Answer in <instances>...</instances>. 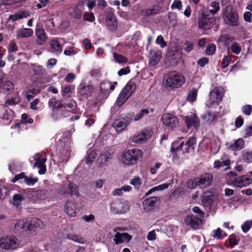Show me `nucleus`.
<instances>
[{
	"label": "nucleus",
	"mask_w": 252,
	"mask_h": 252,
	"mask_svg": "<svg viewBox=\"0 0 252 252\" xmlns=\"http://www.w3.org/2000/svg\"><path fill=\"white\" fill-rule=\"evenodd\" d=\"M149 111L148 109H142L133 118L134 121H137L142 119L144 116L148 114Z\"/></svg>",
	"instance_id": "obj_48"
},
{
	"label": "nucleus",
	"mask_w": 252,
	"mask_h": 252,
	"mask_svg": "<svg viewBox=\"0 0 252 252\" xmlns=\"http://www.w3.org/2000/svg\"><path fill=\"white\" fill-rule=\"evenodd\" d=\"M213 192L208 190L204 192L202 197V201L204 203L211 204L213 203Z\"/></svg>",
	"instance_id": "obj_34"
},
{
	"label": "nucleus",
	"mask_w": 252,
	"mask_h": 252,
	"mask_svg": "<svg viewBox=\"0 0 252 252\" xmlns=\"http://www.w3.org/2000/svg\"><path fill=\"white\" fill-rule=\"evenodd\" d=\"M230 49L232 53L238 55L240 53L241 48L237 43H234L231 45Z\"/></svg>",
	"instance_id": "obj_59"
},
{
	"label": "nucleus",
	"mask_w": 252,
	"mask_h": 252,
	"mask_svg": "<svg viewBox=\"0 0 252 252\" xmlns=\"http://www.w3.org/2000/svg\"><path fill=\"white\" fill-rule=\"evenodd\" d=\"M132 116H133V113L122 114L113 123V127L117 132L122 131L132 122Z\"/></svg>",
	"instance_id": "obj_4"
},
{
	"label": "nucleus",
	"mask_w": 252,
	"mask_h": 252,
	"mask_svg": "<svg viewBox=\"0 0 252 252\" xmlns=\"http://www.w3.org/2000/svg\"><path fill=\"white\" fill-rule=\"evenodd\" d=\"M131 239V236L127 233H120L117 232L115 235L114 241L116 245L124 242L125 241H129Z\"/></svg>",
	"instance_id": "obj_25"
},
{
	"label": "nucleus",
	"mask_w": 252,
	"mask_h": 252,
	"mask_svg": "<svg viewBox=\"0 0 252 252\" xmlns=\"http://www.w3.org/2000/svg\"><path fill=\"white\" fill-rule=\"evenodd\" d=\"M196 143V138L195 137H189L185 144V148L184 152L187 153L193 152Z\"/></svg>",
	"instance_id": "obj_24"
},
{
	"label": "nucleus",
	"mask_w": 252,
	"mask_h": 252,
	"mask_svg": "<svg viewBox=\"0 0 252 252\" xmlns=\"http://www.w3.org/2000/svg\"><path fill=\"white\" fill-rule=\"evenodd\" d=\"M251 183V178L247 176H242L235 179L234 184L238 187H245Z\"/></svg>",
	"instance_id": "obj_21"
},
{
	"label": "nucleus",
	"mask_w": 252,
	"mask_h": 252,
	"mask_svg": "<svg viewBox=\"0 0 252 252\" xmlns=\"http://www.w3.org/2000/svg\"><path fill=\"white\" fill-rule=\"evenodd\" d=\"M66 238L68 239L79 244H84L86 243V239L81 235L72 233H68L66 235Z\"/></svg>",
	"instance_id": "obj_29"
},
{
	"label": "nucleus",
	"mask_w": 252,
	"mask_h": 252,
	"mask_svg": "<svg viewBox=\"0 0 252 252\" xmlns=\"http://www.w3.org/2000/svg\"><path fill=\"white\" fill-rule=\"evenodd\" d=\"M152 134V129L150 128H146L141 132L135 134L130 138V140L135 143H140L149 139Z\"/></svg>",
	"instance_id": "obj_7"
},
{
	"label": "nucleus",
	"mask_w": 252,
	"mask_h": 252,
	"mask_svg": "<svg viewBox=\"0 0 252 252\" xmlns=\"http://www.w3.org/2000/svg\"><path fill=\"white\" fill-rule=\"evenodd\" d=\"M34 166L39 168L38 173L40 175L44 174L46 171V165L45 164L46 161V158H42L38 154L34 156Z\"/></svg>",
	"instance_id": "obj_14"
},
{
	"label": "nucleus",
	"mask_w": 252,
	"mask_h": 252,
	"mask_svg": "<svg viewBox=\"0 0 252 252\" xmlns=\"http://www.w3.org/2000/svg\"><path fill=\"white\" fill-rule=\"evenodd\" d=\"M234 39V38L232 35L225 34L220 36L219 37V40L225 44H228L229 42H231Z\"/></svg>",
	"instance_id": "obj_46"
},
{
	"label": "nucleus",
	"mask_w": 252,
	"mask_h": 252,
	"mask_svg": "<svg viewBox=\"0 0 252 252\" xmlns=\"http://www.w3.org/2000/svg\"><path fill=\"white\" fill-rule=\"evenodd\" d=\"M252 226V222L251 221H247L242 225L241 228L244 233H247Z\"/></svg>",
	"instance_id": "obj_64"
},
{
	"label": "nucleus",
	"mask_w": 252,
	"mask_h": 252,
	"mask_svg": "<svg viewBox=\"0 0 252 252\" xmlns=\"http://www.w3.org/2000/svg\"><path fill=\"white\" fill-rule=\"evenodd\" d=\"M26 197L31 201L37 200L36 191L32 189H29L25 193Z\"/></svg>",
	"instance_id": "obj_39"
},
{
	"label": "nucleus",
	"mask_w": 252,
	"mask_h": 252,
	"mask_svg": "<svg viewBox=\"0 0 252 252\" xmlns=\"http://www.w3.org/2000/svg\"><path fill=\"white\" fill-rule=\"evenodd\" d=\"M243 113L247 116L251 115L252 112V106L251 105H245L242 107Z\"/></svg>",
	"instance_id": "obj_62"
},
{
	"label": "nucleus",
	"mask_w": 252,
	"mask_h": 252,
	"mask_svg": "<svg viewBox=\"0 0 252 252\" xmlns=\"http://www.w3.org/2000/svg\"><path fill=\"white\" fill-rule=\"evenodd\" d=\"M33 72L34 75L40 78L46 75V69L42 65H35L33 68Z\"/></svg>",
	"instance_id": "obj_36"
},
{
	"label": "nucleus",
	"mask_w": 252,
	"mask_h": 252,
	"mask_svg": "<svg viewBox=\"0 0 252 252\" xmlns=\"http://www.w3.org/2000/svg\"><path fill=\"white\" fill-rule=\"evenodd\" d=\"M38 179L37 178H31L28 177L26 176L24 182L29 186H33L36 182H37Z\"/></svg>",
	"instance_id": "obj_60"
},
{
	"label": "nucleus",
	"mask_w": 252,
	"mask_h": 252,
	"mask_svg": "<svg viewBox=\"0 0 252 252\" xmlns=\"http://www.w3.org/2000/svg\"><path fill=\"white\" fill-rule=\"evenodd\" d=\"M182 7V2L181 0H174L171 6V8L172 9H178L179 10H181Z\"/></svg>",
	"instance_id": "obj_63"
},
{
	"label": "nucleus",
	"mask_w": 252,
	"mask_h": 252,
	"mask_svg": "<svg viewBox=\"0 0 252 252\" xmlns=\"http://www.w3.org/2000/svg\"><path fill=\"white\" fill-rule=\"evenodd\" d=\"M222 18L224 23L228 26L236 27L239 25L238 14L231 6H225L223 11Z\"/></svg>",
	"instance_id": "obj_2"
},
{
	"label": "nucleus",
	"mask_w": 252,
	"mask_h": 252,
	"mask_svg": "<svg viewBox=\"0 0 252 252\" xmlns=\"http://www.w3.org/2000/svg\"><path fill=\"white\" fill-rule=\"evenodd\" d=\"M184 45L186 46L184 48V50L187 53H189L193 49L194 44L193 42L186 41Z\"/></svg>",
	"instance_id": "obj_51"
},
{
	"label": "nucleus",
	"mask_w": 252,
	"mask_h": 252,
	"mask_svg": "<svg viewBox=\"0 0 252 252\" xmlns=\"http://www.w3.org/2000/svg\"><path fill=\"white\" fill-rule=\"evenodd\" d=\"M107 28L109 30L111 31H115L118 26V22L117 19L106 22Z\"/></svg>",
	"instance_id": "obj_50"
},
{
	"label": "nucleus",
	"mask_w": 252,
	"mask_h": 252,
	"mask_svg": "<svg viewBox=\"0 0 252 252\" xmlns=\"http://www.w3.org/2000/svg\"><path fill=\"white\" fill-rule=\"evenodd\" d=\"M213 181V176L210 173H206L196 178V185L200 188H206L209 187Z\"/></svg>",
	"instance_id": "obj_9"
},
{
	"label": "nucleus",
	"mask_w": 252,
	"mask_h": 252,
	"mask_svg": "<svg viewBox=\"0 0 252 252\" xmlns=\"http://www.w3.org/2000/svg\"><path fill=\"white\" fill-rule=\"evenodd\" d=\"M243 160L248 163L252 162V151L244 153L243 155Z\"/></svg>",
	"instance_id": "obj_56"
},
{
	"label": "nucleus",
	"mask_w": 252,
	"mask_h": 252,
	"mask_svg": "<svg viewBox=\"0 0 252 252\" xmlns=\"http://www.w3.org/2000/svg\"><path fill=\"white\" fill-rule=\"evenodd\" d=\"M24 17L25 16L22 13H17L14 15H10L9 17V20H11L13 22H14L20 19H23Z\"/></svg>",
	"instance_id": "obj_58"
},
{
	"label": "nucleus",
	"mask_w": 252,
	"mask_h": 252,
	"mask_svg": "<svg viewBox=\"0 0 252 252\" xmlns=\"http://www.w3.org/2000/svg\"><path fill=\"white\" fill-rule=\"evenodd\" d=\"M113 56L116 61L119 63H125L127 61L126 57L118 53H114Z\"/></svg>",
	"instance_id": "obj_53"
},
{
	"label": "nucleus",
	"mask_w": 252,
	"mask_h": 252,
	"mask_svg": "<svg viewBox=\"0 0 252 252\" xmlns=\"http://www.w3.org/2000/svg\"><path fill=\"white\" fill-rule=\"evenodd\" d=\"M20 98L19 97H15L8 99L5 102V105H13L18 104L20 102Z\"/></svg>",
	"instance_id": "obj_55"
},
{
	"label": "nucleus",
	"mask_w": 252,
	"mask_h": 252,
	"mask_svg": "<svg viewBox=\"0 0 252 252\" xmlns=\"http://www.w3.org/2000/svg\"><path fill=\"white\" fill-rule=\"evenodd\" d=\"M185 224L191 227L193 229H197L201 223V219L193 215H189L184 219Z\"/></svg>",
	"instance_id": "obj_10"
},
{
	"label": "nucleus",
	"mask_w": 252,
	"mask_h": 252,
	"mask_svg": "<svg viewBox=\"0 0 252 252\" xmlns=\"http://www.w3.org/2000/svg\"><path fill=\"white\" fill-rule=\"evenodd\" d=\"M202 118L206 123L211 124L217 119V116L214 113L209 111L203 114Z\"/></svg>",
	"instance_id": "obj_33"
},
{
	"label": "nucleus",
	"mask_w": 252,
	"mask_h": 252,
	"mask_svg": "<svg viewBox=\"0 0 252 252\" xmlns=\"http://www.w3.org/2000/svg\"><path fill=\"white\" fill-rule=\"evenodd\" d=\"M244 141L242 139L239 138L236 140L233 144H231L229 148L232 151H239L244 148Z\"/></svg>",
	"instance_id": "obj_30"
},
{
	"label": "nucleus",
	"mask_w": 252,
	"mask_h": 252,
	"mask_svg": "<svg viewBox=\"0 0 252 252\" xmlns=\"http://www.w3.org/2000/svg\"><path fill=\"white\" fill-rule=\"evenodd\" d=\"M150 55L149 65L155 66L158 64L161 58V51L158 48L153 49L150 50Z\"/></svg>",
	"instance_id": "obj_11"
},
{
	"label": "nucleus",
	"mask_w": 252,
	"mask_h": 252,
	"mask_svg": "<svg viewBox=\"0 0 252 252\" xmlns=\"http://www.w3.org/2000/svg\"><path fill=\"white\" fill-rule=\"evenodd\" d=\"M142 156V152L140 149H134L125 150L121 157L123 162L126 165H133L138 159Z\"/></svg>",
	"instance_id": "obj_3"
},
{
	"label": "nucleus",
	"mask_w": 252,
	"mask_h": 252,
	"mask_svg": "<svg viewBox=\"0 0 252 252\" xmlns=\"http://www.w3.org/2000/svg\"><path fill=\"white\" fill-rule=\"evenodd\" d=\"M117 82H111L109 80H103L100 85V90L105 93H107L109 94L111 91L114 90Z\"/></svg>",
	"instance_id": "obj_15"
},
{
	"label": "nucleus",
	"mask_w": 252,
	"mask_h": 252,
	"mask_svg": "<svg viewBox=\"0 0 252 252\" xmlns=\"http://www.w3.org/2000/svg\"><path fill=\"white\" fill-rule=\"evenodd\" d=\"M223 95V89L221 87H215L210 93L211 103H218L221 100Z\"/></svg>",
	"instance_id": "obj_12"
},
{
	"label": "nucleus",
	"mask_w": 252,
	"mask_h": 252,
	"mask_svg": "<svg viewBox=\"0 0 252 252\" xmlns=\"http://www.w3.org/2000/svg\"><path fill=\"white\" fill-rule=\"evenodd\" d=\"M163 124L173 128L178 124V119L174 115L170 114H164L161 118Z\"/></svg>",
	"instance_id": "obj_13"
},
{
	"label": "nucleus",
	"mask_w": 252,
	"mask_h": 252,
	"mask_svg": "<svg viewBox=\"0 0 252 252\" xmlns=\"http://www.w3.org/2000/svg\"><path fill=\"white\" fill-rule=\"evenodd\" d=\"M109 94L107 93L101 91L100 90L94 98V105L100 106L103 104Z\"/></svg>",
	"instance_id": "obj_23"
},
{
	"label": "nucleus",
	"mask_w": 252,
	"mask_h": 252,
	"mask_svg": "<svg viewBox=\"0 0 252 252\" xmlns=\"http://www.w3.org/2000/svg\"><path fill=\"white\" fill-rule=\"evenodd\" d=\"M229 165V160L228 159H226L225 160L223 161H216L214 163V167L216 168H219L220 167L228 166Z\"/></svg>",
	"instance_id": "obj_52"
},
{
	"label": "nucleus",
	"mask_w": 252,
	"mask_h": 252,
	"mask_svg": "<svg viewBox=\"0 0 252 252\" xmlns=\"http://www.w3.org/2000/svg\"><path fill=\"white\" fill-rule=\"evenodd\" d=\"M36 191L37 199H43L47 194V191L45 190H39Z\"/></svg>",
	"instance_id": "obj_61"
},
{
	"label": "nucleus",
	"mask_w": 252,
	"mask_h": 252,
	"mask_svg": "<svg viewBox=\"0 0 252 252\" xmlns=\"http://www.w3.org/2000/svg\"><path fill=\"white\" fill-rule=\"evenodd\" d=\"M157 44L159 45L161 48L167 46V43L165 41L163 37L161 35H158L156 40Z\"/></svg>",
	"instance_id": "obj_54"
},
{
	"label": "nucleus",
	"mask_w": 252,
	"mask_h": 252,
	"mask_svg": "<svg viewBox=\"0 0 252 252\" xmlns=\"http://www.w3.org/2000/svg\"><path fill=\"white\" fill-rule=\"evenodd\" d=\"M197 95V90L193 89L189 92L187 96V100L191 102H193L196 99Z\"/></svg>",
	"instance_id": "obj_43"
},
{
	"label": "nucleus",
	"mask_w": 252,
	"mask_h": 252,
	"mask_svg": "<svg viewBox=\"0 0 252 252\" xmlns=\"http://www.w3.org/2000/svg\"><path fill=\"white\" fill-rule=\"evenodd\" d=\"M94 87L92 85L90 84L85 85L83 83H81L79 93L81 95L87 98L92 95Z\"/></svg>",
	"instance_id": "obj_19"
},
{
	"label": "nucleus",
	"mask_w": 252,
	"mask_h": 252,
	"mask_svg": "<svg viewBox=\"0 0 252 252\" xmlns=\"http://www.w3.org/2000/svg\"><path fill=\"white\" fill-rule=\"evenodd\" d=\"M42 221L38 219H33L31 220L27 219L19 220L15 225L16 230L21 232L35 231L37 228L41 227Z\"/></svg>",
	"instance_id": "obj_1"
},
{
	"label": "nucleus",
	"mask_w": 252,
	"mask_h": 252,
	"mask_svg": "<svg viewBox=\"0 0 252 252\" xmlns=\"http://www.w3.org/2000/svg\"><path fill=\"white\" fill-rule=\"evenodd\" d=\"M68 192L69 194L75 195L77 196L79 195L77 186L74 183H70L68 186Z\"/></svg>",
	"instance_id": "obj_38"
},
{
	"label": "nucleus",
	"mask_w": 252,
	"mask_h": 252,
	"mask_svg": "<svg viewBox=\"0 0 252 252\" xmlns=\"http://www.w3.org/2000/svg\"><path fill=\"white\" fill-rule=\"evenodd\" d=\"M110 211L114 214H124L126 212L125 204L120 200L113 201L110 203Z\"/></svg>",
	"instance_id": "obj_8"
},
{
	"label": "nucleus",
	"mask_w": 252,
	"mask_h": 252,
	"mask_svg": "<svg viewBox=\"0 0 252 252\" xmlns=\"http://www.w3.org/2000/svg\"><path fill=\"white\" fill-rule=\"evenodd\" d=\"M96 154L94 151H91L87 156L86 162L87 164H91L94 161V159L96 157Z\"/></svg>",
	"instance_id": "obj_57"
},
{
	"label": "nucleus",
	"mask_w": 252,
	"mask_h": 252,
	"mask_svg": "<svg viewBox=\"0 0 252 252\" xmlns=\"http://www.w3.org/2000/svg\"><path fill=\"white\" fill-rule=\"evenodd\" d=\"M168 54L171 58H180L182 56V51L177 46H173L169 50Z\"/></svg>",
	"instance_id": "obj_31"
},
{
	"label": "nucleus",
	"mask_w": 252,
	"mask_h": 252,
	"mask_svg": "<svg viewBox=\"0 0 252 252\" xmlns=\"http://www.w3.org/2000/svg\"><path fill=\"white\" fill-rule=\"evenodd\" d=\"M70 15L74 18L79 19L82 17V11L76 5L72 11H70Z\"/></svg>",
	"instance_id": "obj_40"
},
{
	"label": "nucleus",
	"mask_w": 252,
	"mask_h": 252,
	"mask_svg": "<svg viewBox=\"0 0 252 252\" xmlns=\"http://www.w3.org/2000/svg\"><path fill=\"white\" fill-rule=\"evenodd\" d=\"M159 199V197L157 196L150 197L146 199L143 203L144 209L147 211L151 210Z\"/></svg>",
	"instance_id": "obj_22"
},
{
	"label": "nucleus",
	"mask_w": 252,
	"mask_h": 252,
	"mask_svg": "<svg viewBox=\"0 0 252 252\" xmlns=\"http://www.w3.org/2000/svg\"><path fill=\"white\" fill-rule=\"evenodd\" d=\"M35 33L37 37V43L40 45H43L47 39L44 30L43 28H37L35 29Z\"/></svg>",
	"instance_id": "obj_20"
},
{
	"label": "nucleus",
	"mask_w": 252,
	"mask_h": 252,
	"mask_svg": "<svg viewBox=\"0 0 252 252\" xmlns=\"http://www.w3.org/2000/svg\"><path fill=\"white\" fill-rule=\"evenodd\" d=\"M64 210L66 214L69 216H76V204L74 202L67 200L64 205Z\"/></svg>",
	"instance_id": "obj_17"
},
{
	"label": "nucleus",
	"mask_w": 252,
	"mask_h": 252,
	"mask_svg": "<svg viewBox=\"0 0 252 252\" xmlns=\"http://www.w3.org/2000/svg\"><path fill=\"white\" fill-rule=\"evenodd\" d=\"M131 187L129 186H124L121 188L115 189L112 192L114 196H120L122 194L123 191H129L131 190Z\"/></svg>",
	"instance_id": "obj_42"
},
{
	"label": "nucleus",
	"mask_w": 252,
	"mask_h": 252,
	"mask_svg": "<svg viewBox=\"0 0 252 252\" xmlns=\"http://www.w3.org/2000/svg\"><path fill=\"white\" fill-rule=\"evenodd\" d=\"M2 88L5 94H9L13 91L14 85L11 81L7 80L3 85Z\"/></svg>",
	"instance_id": "obj_37"
},
{
	"label": "nucleus",
	"mask_w": 252,
	"mask_h": 252,
	"mask_svg": "<svg viewBox=\"0 0 252 252\" xmlns=\"http://www.w3.org/2000/svg\"><path fill=\"white\" fill-rule=\"evenodd\" d=\"M110 154L109 153H104L100 155L98 158L97 161L100 166H103L106 165L108 159L109 158V156Z\"/></svg>",
	"instance_id": "obj_41"
},
{
	"label": "nucleus",
	"mask_w": 252,
	"mask_h": 252,
	"mask_svg": "<svg viewBox=\"0 0 252 252\" xmlns=\"http://www.w3.org/2000/svg\"><path fill=\"white\" fill-rule=\"evenodd\" d=\"M186 124L188 128H189L192 126L197 128L200 126V121L195 114L191 113L186 117Z\"/></svg>",
	"instance_id": "obj_16"
},
{
	"label": "nucleus",
	"mask_w": 252,
	"mask_h": 252,
	"mask_svg": "<svg viewBox=\"0 0 252 252\" xmlns=\"http://www.w3.org/2000/svg\"><path fill=\"white\" fill-rule=\"evenodd\" d=\"M17 238L13 235H5L0 238V248L4 250H14L18 247Z\"/></svg>",
	"instance_id": "obj_6"
},
{
	"label": "nucleus",
	"mask_w": 252,
	"mask_h": 252,
	"mask_svg": "<svg viewBox=\"0 0 252 252\" xmlns=\"http://www.w3.org/2000/svg\"><path fill=\"white\" fill-rule=\"evenodd\" d=\"M136 88L135 84L134 82H132L130 80L128 81L123 91L126 93L127 94H129L130 96L132 93L134 91Z\"/></svg>",
	"instance_id": "obj_35"
},
{
	"label": "nucleus",
	"mask_w": 252,
	"mask_h": 252,
	"mask_svg": "<svg viewBox=\"0 0 252 252\" xmlns=\"http://www.w3.org/2000/svg\"><path fill=\"white\" fill-rule=\"evenodd\" d=\"M50 46L52 49V52L54 53H60L62 52V46L57 38H54L50 41Z\"/></svg>",
	"instance_id": "obj_28"
},
{
	"label": "nucleus",
	"mask_w": 252,
	"mask_h": 252,
	"mask_svg": "<svg viewBox=\"0 0 252 252\" xmlns=\"http://www.w3.org/2000/svg\"><path fill=\"white\" fill-rule=\"evenodd\" d=\"M216 19L213 15L211 16L208 11L203 12L198 18L199 28L203 30L211 29L214 25Z\"/></svg>",
	"instance_id": "obj_5"
},
{
	"label": "nucleus",
	"mask_w": 252,
	"mask_h": 252,
	"mask_svg": "<svg viewBox=\"0 0 252 252\" xmlns=\"http://www.w3.org/2000/svg\"><path fill=\"white\" fill-rule=\"evenodd\" d=\"M13 204L16 207H18L21 203V202L25 199V197L20 194H15L12 198Z\"/></svg>",
	"instance_id": "obj_44"
},
{
	"label": "nucleus",
	"mask_w": 252,
	"mask_h": 252,
	"mask_svg": "<svg viewBox=\"0 0 252 252\" xmlns=\"http://www.w3.org/2000/svg\"><path fill=\"white\" fill-rule=\"evenodd\" d=\"M211 6L214 8V9H210L208 11V13H211L212 15L217 13L220 10V4L217 1H212L210 4Z\"/></svg>",
	"instance_id": "obj_45"
},
{
	"label": "nucleus",
	"mask_w": 252,
	"mask_h": 252,
	"mask_svg": "<svg viewBox=\"0 0 252 252\" xmlns=\"http://www.w3.org/2000/svg\"><path fill=\"white\" fill-rule=\"evenodd\" d=\"M33 33V30L30 28H22L17 32V35L19 38H27L31 37Z\"/></svg>",
	"instance_id": "obj_27"
},
{
	"label": "nucleus",
	"mask_w": 252,
	"mask_h": 252,
	"mask_svg": "<svg viewBox=\"0 0 252 252\" xmlns=\"http://www.w3.org/2000/svg\"><path fill=\"white\" fill-rule=\"evenodd\" d=\"M129 94H127L126 93L123 92V91L119 94L117 100L116 101V104L119 106H121L127 100V99L129 97Z\"/></svg>",
	"instance_id": "obj_32"
},
{
	"label": "nucleus",
	"mask_w": 252,
	"mask_h": 252,
	"mask_svg": "<svg viewBox=\"0 0 252 252\" xmlns=\"http://www.w3.org/2000/svg\"><path fill=\"white\" fill-rule=\"evenodd\" d=\"M216 50V45L214 43H210L207 46L205 52L208 55H213L215 53Z\"/></svg>",
	"instance_id": "obj_49"
},
{
	"label": "nucleus",
	"mask_w": 252,
	"mask_h": 252,
	"mask_svg": "<svg viewBox=\"0 0 252 252\" xmlns=\"http://www.w3.org/2000/svg\"><path fill=\"white\" fill-rule=\"evenodd\" d=\"M160 7L158 5H154L149 8L143 10L142 12L145 16H150L153 15L158 14L160 12Z\"/></svg>",
	"instance_id": "obj_26"
},
{
	"label": "nucleus",
	"mask_w": 252,
	"mask_h": 252,
	"mask_svg": "<svg viewBox=\"0 0 252 252\" xmlns=\"http://www.w3.org/2000/svg\"><path fill=\"white\" fill-rule=\"evenodd\" d=\"M185 80H162V84L167 88L171 89L181 87Z\"/></svg>",
	"instance_id": "obj_18"
},
{
	"label": "nucleus",
	"mask_w": 252,
	"mask_h": 252,
	"mask_svg": "<svg viewBox=\"0 0 252 252\" xmlns=\"http://www.w3.org/2000/svg\"><path fill=\"white\" fill-rule=\"evenodd\" d=\"M181 77L179 73L176 71H169L164 75L163 79H180Z\"/></svg>",
	"instance_id": "obj_47"
}]
</instances>
